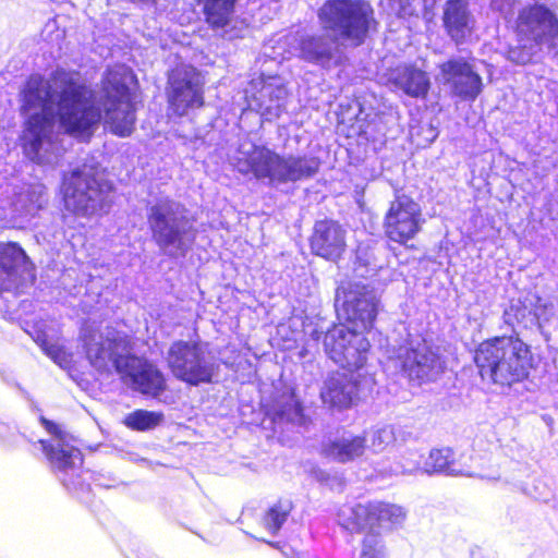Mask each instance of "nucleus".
Here are the masks:
<instances>
[{"instance_id": "nucleus-1", "label": "nucleus", "mask_w": 558, "mask_h": 558, "mask_svg": "<svg viewBox=\"0 0 558 558\" xmlns=\"http://www.w3.org/2000/svg\"><path fill=\"white\" fill-rule=\"evenodd\" d=\"M22 102L27 117L23 149L39 165H51L63 153L54 130L56 119L66 133L78 137H89L101 120L93 90L81 82L76 72L57 70L48 80L31 76L22 90Z\"/></svg>"}, {"instance_id": "nucleus-2", "label": "nucleus", "mask_w": 558, "mask_h": 558, "mask_svg": "<svg viewBox=\"0 0 558 558\" xmlns=\"http://www.w3.org/2000/svg\"><path fill=\"white\" fill-rule=\"evenodd\" d=\"M82 339L89 363L100 372L112 368L128 385L143 393L157 395L163 389L162 374L147 361L131 354L126 335L111 327L104 330L85 328Z\"/></svg>"}, {"instance_id": "nucleus-3", "label": "nucleus", "mask_w": 558, "mask_h": 558, "mask_svg": "<svg viewBox=\"0 0 558 558\" xmlns=\"http://www.w3.org/2000/svg\"><path fill=\"white\" fill-rule=\"evenodd\" d=\"M235 167L257 180L283 184L313 177L319 169V161L308 156H283L265 145L244 142L239 146Z\"/></svg>"}, {"instance_id": "nucleus-4", "label": "nucleus", "mask_w": 558, "mask_h": 558, "mask_svg": "<svg viewBox=\"0 0 558 558\" xmlns=\"http://www.w3.org/2000/svg\"><path fill=\"white\" fill-rule=\"evenodd\" d=\"M475 363L482 378L510 387L527 378L532 368L529 347L517 337H496L480 344Z\"/></svg>"}, {"instance_id": "nucleus-5", "label": "nucleus", "mask_w": 558, "mask_h": 558, "mask_svg": "<svg viewBox=\"0 0 558 558\" xmlns=\"http://www.w3.org/2000/svg\"><path fill=\"white\" fill-rule=\"evenodd\" d=\"M111 189L96 168L84 165L63 175L61 194L64 208L78 218L99 216L109 207Z\"/></svg>"}, {"instance_id": "nucleus-6", "label": "nucleus", "mask_w": 558, "mask_h": 558, "mask_svg": "<svg viewBox=\"0 0 558 558\" xmlns=\"http://www.w3.org/2000/svg\"><path fill=\"white\" fill-rule=\"evenodd\" d=\"M517 36L521 44L508 51L513 63L526 64L543 49L558 53V20L545 5L535 4L519 12Z\"/></svg>"}, {"instance_id": "nucleus-7", "label": "nucleus", "mask_w": 558, "mask_h": 558, "mask_svg": "<svg viewBox=\"0 0 558 558\" xmlns=\"http://www.w3.org/2000/svg\"><path fill=\"white\" fill-rule=\"evenodd\" d=\"M148 223L153 239L170 256L184 255L196 238L185 207L171 199H160L149 208Z\"/></svg>"}, {"instance_id": "nucleus-8", "label": "nucleus", "mask_w": 558, "mask_h": 558, "mask_svg": "<svg viewBox=\"0 0 558 558\" xmlns=\"http://www.w3.org/2000/svg\"><path fill=\"white\" fill-rule=\"evenodd\" d=\"M132 81V72L122 64L109 69L102 81L100 102L104 120L120 136L130 135L135 123V107L129 87Z\"/></svg>"}, {"instance_id": "nucleus-9", "label": "nucleus", "mask_w": 558, "mask_h": 558, "mask_svg": "<svg viewBox=\"0 0 558 558\" xmlns=\"http://www.w3.org/2000/svg\"><path fill=\"white\" fill-rule=\"evenodd\" d=\"M319 16L327 28L353 45L362 44L375 24L373 8L364 0H327Z\"/></svg>"}, {"instance_id": "nucleus-10", "label": "nucleus", "mask_w": 558, "mask_h": 558, "mask_svg": "<svg viewBox=\"0 0 558 558\" xmlns=\"http://www.w3.org/2000/svg\"><path fill=\"white\" fill-rule=\"evenodd\" d=\"M166 360L173 376L192 386L210 383L218 367L207 345L195 341H174Z\"/></svg>"}, {"instance_id": "nucleus-11", "label": "nucleus", "mask_w": 558, "mask_h": 558, "mask_svg": "<svg viewBox=\"0 0 558 558\" xmlns=\"http://www.w3.org/2000/svg\"><path fill=\"white\" fill-rule=\"evenodd\" d=\"M327 355L338 365L350 371L362 368L369 351V341L363 331L337 325L324 337Z\"/></svg>"}, {"instance_id": "nucleus-12", "label": "nucleus", "mask_w": 558, "mask_h": 558, "mask_svg": "<svg viewBox=\"0 0 558 558\" xmlns=\"http://www.w3.org/2000/svg\"><path fill=\"white\" fill-rule=\"evenodd\" d=\"M396 362L410 380L433 381L445 369V361L437 348L424 339L410 340L400 347Z\"/></svg>"}, {"instance_id": "nucleus-13", "label": "nucleus", "mask_w": 558, "mask_h": 558, "mask_svg": "<svg viewBox=\"0 0 558 558\" xmlns=\"http://www.w3.org/2000/svg\"><path fill=\"white\" fill-rule=\"evenodd\" d=\"M168 101L169 110L179 117L203 106V80L195 68L181 64L172 70L169 76Z\"/></svg>"}, {"instance_id": "nucleus-14", "label": "nucleus", "mask_w": 558, "mask_h": 558, "mask_svg": "<svg viewBox=\"0 0 558 558\" xmlns=\"http://www.w3.org/2000/svg\"><path fill=\"white\" fill-rule=\"evenodd\" d=\"M424 222L420 204L401 194L390 203L384 218V231L389 240L405 244L422 230Z\"/></svg>"}, {"instance_id": "nucleus-15", "label": "nucleus", "mask_w": 558, "mask_h": 558, "mask_svg": "<svg viewBox=\"0 0 558 558\" xmlns=\"http://www.w3.org/2000/svg\"><path fill=\"white\" fill-rule=\"evenodd\" d=\"M442 82L463 100H475L483 90V80L475 63L462 57L451 58L439 66Z\"/></svg>"}, {"instance_id": "nucleus-16", "label": "nucleus", "mask_w": 558, "mask_h": 558, "mask_svg": "<svg viewBox=\"0 0 558 558\" xmlns=\"http://www.w3.org/2000/svg\"><path fill=\"white\" fill-rule=\"evenodd\" d=\"M246 95L252 99L250 106L267 121L278 119L286 110L288 92L278 77L254 80Z\"/></svg>"}, {"instance_id": "nucleus-17", "label": "nucleus", "mask_w": 558, "mask_h": 558, "mask_svg": "<svg viewBox=\"0 0 558 558\" xmlns=\"http://www.w3.org/2000/svg\"><path fill=\"white\" fill-rule=\"evenodd\" d=\"M43 423L53 436L51 442L40 440L43 450L51 465L63 473L80 469L83 456L77 448L70 444L69 435L47 420H43Z\"/></svg>"}, {"instance_id": "nucleus-18", "label": "nucleus", "mask_w": 558, "mask_h": 558, "mask_svg": "<svg viewBox=\"0 0 558 558\" xmlns=\"http://www.w3.org/2000/svg\"><path fill=\"white\" fill-rule=\"evenodd\" d=\"M377 296L366 287L350 291L345 295L343 312L353 329L365 331L372 328L377 314Z\"/></svg>"}, {"instance_id": "nucleus-19", "label": "nucleus", "mask_w": 558, "mask_h": 558, "mask_svg": "<svg viewBox=\"0 0 558 558\" xmlns=\"http://www.w3.org/2000/svg\"><path fill=\"white\" fill-rule=\"evenodd\" d=\"M311 246L315 254L327 259H337L345 250V230L332 220L317 221Z\"/></svg>"}, {"instance_id": "nucleus-20", "label": "nucleus", "mask_w": 558, "mask_h": 558, "mask_svg": "<svg viewBox=\"0 0 558 558\" xmlns=\"http://www.w3.org/2000/svg\"><path fill=\"white\" fill-rule=\"evenodd\" d=\"M356 384L344 373H331L323 381L320 399L331 410H344L353 404L356 397Z\"/></svg>"}, {"instance_id": "nucleus-21", "label": "nucleus", "mask_w": 558, "mask_h": 558, "mask_svg": "<svg viewBox=\"0 0 558 558\" xmlns=\"http://www.w3.org/2000/svg\"><path fill=\"white\" fill-rule=\"evenodd\" d=\"M444 27L456 43H464L474 32L475 17L469 10L466 0H448L442 14Z\"/></svg>"}, {"instance_id": "nucleus-22", "label": "nucleus", "mask_w": 558, "mask_h": 558, "mask_svg": "<svg viewBox=\"0 0 558 558\" xmlns=\"http://www.w3.org/2000/svg\"><path fill=\"white\" fill-rule=\"evenodd\" d=\"M298 56L308 62L328 66L338 59V44L327 36H306L301 38Z\"/></svg>"}, {"instance_id": "nucleus-23", "label": "nucleus", "mask_w": 558, "mask_h": 558, "mask_svg": "<svg viewBox=\"0 0 558 558\" xmlns=\"http://www.w3.org/2000/svg\"><path fill=\"white\" fill-rule=\"evenodd\" d=\"M46 203V187L41 183H24L14 189L12 214L16 217L34 216Z\"/></svg>"}, {"instance_id": "nucleus-24", "label": "nucleus", "mask_w": 558, "mask_h": 558, "mask_svg": "<svg viewBox=\"0 0 558 558\" xmlns=\"http://www.w3.org/2000/svg\"><path fill=\"white\" fill-rule=\"evenodd\" d=\"M390 81L397 88L413 98H424L430 87L427 73L412 65L398 66L391 73Z\"/></svg>"}, {"instance_id": "nucleus-25", "label": "nucleus", "mask_w": 558, "mask_h": 558, "mask_svg": "<svg viewBox=\"0 0 558 558\" xmlns=\"http://www.w3.org/2000/svg\"><path fill=\"white\" fill-rule=\"evenodd\" d=\"M366 449V440L362 436L342 435L330 439L323 446L325 457L341 463L360 458Z\"/></svg>"}, {"instance_id": "nucleus-26", "label": "nucleus", "mask_w": 558, "mask_h": 558, "mask_svg": "<svg viewBox=\"0 0 558 558\" xmlns=\"http://www.w3.org/2000/svg\"><path fill=\"white\" fill-rule=\"evenodd\" d=\"M27 260L25 252L17 244H0V289H11L16 269L25 265Z\"/></svg>"}, {"instance_id": "nucleus-27", "label": "nucleus", "mask_w": 558, "mask_h": 558, "mask_svg": "<svg viewBox=\"0 0 558 558\" xmlns=\"http://www.w3.org/2000/svg\"><path fill=\"white\" fill-rule=\"evenodd\" d=\"M371 511V502L365 505H343L337 511V522L350 532L373 529Z\"/></svg>"}, {"instance_id": "nucleus-28", "label": "nucleus", "mask_w": 558, "mask_h": 558, "mask_svg": "<svg viewBox=\"0 0 558 558\" xmlns=\"http://www.w3.org/2000/svg\"><path fill=\"white\" fill-rule=\"evenodd\" d=\"M235 0H204L207 23L213 28H222L229 24Z\"/></svg>"}, {"instance_id": "nucleus-29", "label": "nucleus", "mask_w": 558, "mask_h": 558, "mask_svg": "<svg viewBox=\"0 0 558 558\" xmlns=\"http://www.w3.org/2000/svg\"><path fill=\"white\" fill-rule=\"evenodd\" d=\"M372 526H392L401 524L405 518L403 509L396 505L371 502Z\"/></svg>"}, {"instance_id": "nucleus-30", "label": "nucleus", "mask_w": 558, "mask_h": 558, "mask_svg": "<svg viewBox=\"0 0 558 558\" xmlns=\"http://www.w3.org/2000/svg\"><path fill=\"white\" fill-rule=\"evenodd\" d=\"M163 421V414L155 411L147 410H136L128 414L123 423L126 427L146 432L154 429Z\"/></svg>"}, {"instance_id": "nucleus-31", "label": "nucleus", "mask_w": 558, "mask_h": 558, "mask_svg": "<svg viewBox=\"0 0 558 558\" xmlns=\"http://www.w3.org/2000/svg\"><path fill=\"white\" fill-rule=\"evenodd\" d=\"M276 418L302 425L305 421L303 409L294 395L283 396L277 403Z\"/></svg>"}, {"instance_id": "nucleus-32", "label": "nucleus", "mask_w": 558, "mask_h": 558, "mask_svg": "<svg viewBox=\"0 0 558 558\" xmlns=\"http://www.w3.org/2000/svg\"><path fill=\"white\" fill-rule=\"evenodd\" d=\"M452 452L450 449H433L423 463L425 473L446 472L447 474H457V470L451 464Z\"/></svg>"}, {"instance_id": "nucleus-33", "label": "nucleus", "mask_w": 558, "mask_h": 558, "mask_svg": "<svg viewBox=\"0 0 558 558\" xmlns=\"http://www.w3.org/2000/svg\"><path fill=\"white\" fill-rule=\"evenodd\" d=\"M290 510L291 506L289 502L274 505L263 519L264 527L274 534L277 533L286 522Z\"/></svg>"}, {"instance_id": "nucleus-34", "label": "nucleus", "mask_w": 558, "mask_h": 558, "mask_svg": "<svg viewBox=\"0 0 558 558\" xmlns=\"http://www.w3.org/2000/svg\"><path fill=\"white\" fill-rule=\"evenodd\" d=\"M37 343L44 352L60 367H68L71 363V355L57 342H51L46 338L38 337Z\"/></svg>"}, {"instance_id": "nucleus-35", "label": "nucleus", "mask_w": 558, "mask_h": 558, "mask_svg": "<svg viewBox=\"0 0 558 558\" xmlns=\"http://www.w3.org/2000/svg\"><path fill=\"white\" fill-rule=\"evenodd\" d=\"M395 441V433L392 427L384 426L373 432L369 448L378 453L384 451L390 444Z\"/></svg>"}, {"instance_id": "nucleus-36", "label": "nucleus", "mask_w": 558, "mask_h": 558, "mask_svg": "<svg viewBox=\"0 0 558 558\" xmlns=\"http://www.w3.org/2000/svg\"><path fill=\"white\" fill-rule=\"evenodd\" d=\"M361 558H385L384 545L376 534H367L364 537Z\"/></svg>"}, {"instance_id": "nucleus-37", "label": "nucleus", "mask_w": 558, "mask_h": 558, "mask_svg": "<svg viewBox=\"0 0 558 558\" xmlns=\"http://www.w3.org/2000/svg\"><path fill=\"white\" fill-rule=\"evenodd\" d=\"M418 458L420 457L416 453H411L409 458L404 459V462L402 463L401 468L399 470H396V473L412 474L420 470H423V465L421 464Z\"/></svg>"}, {"instance_id": "nucleus-38", "label": "nucleus", "mask_w": 558, "mask_h": 558, "mask_svg": "<svg viewBox=\"0 0 558 558\" xmlns=\"http://www.w3.org/2000/svg\"><path fill=\"white\" fill-rule=\"evenodd\" d=\"M554 315V306L551 303H542L538 300V304L534 308V316L541 322H548Z\"/></svg>"}, {"instance_id": "nucleus-39", "label": "nucleus", "mask_w": 558, "mask_h": 558, "mask_svg": "<svg viewBox=\"0 0 558 558\" xmlns=\"http://www.w3.org/2000/svg\"><path fill=\"white\" fill-rule=\"evenodd\" d=\"M62 482L64 485H66V486L69 485L65 478H62Z\"/></svg>"}, {"instance_id": "nucleus-40", "label": "nucleus", "mask_w": 558, "mask_h": 558, "mask_svg": "<svg viewBox=\"0 0 558 558\" xmlns=\"http://www.w3.org/2000/svg\"><path fill=\"white\" fill-rule=\"evenodd\" d=\"M400 3H404V2H408L409 0H399Z\"/></svg>"}]
</instances>
